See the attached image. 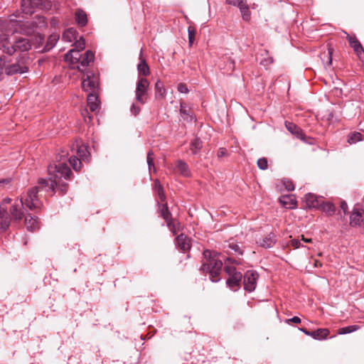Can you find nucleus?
I'll list each match as a JSON object with an SVG mask.
<instances>
[{"label": "nucleus", "mask_w": 364, "mask_h": 364, "mask_svg": "<svg viewBox=\"0 0 364 364\" xmlns=\"http://www.w3.org/2000/svg\"><path fill=\"white\" fill-rule=\"evenodd\" d=\"M68 152L62 151L56 156L58 164H50L48 167L49 178H39L38 186L29 189L26 193V205L31 210L40 209L42 206V202L39 198V192L45 191L50 196L54 194L55 188L60 195L67 193L68 184L67 183H60L61 178L70 179L72 175L71 170L66 164Z\"/></svg>", "instance_id": "f257e3e1"}, {"label": "nucleus", "mask_w": 364, "mask_h": 364, "mask_svg": "<svg viewBox=\"0 0 364 364\" xmlns=\"http://www.w3.org/2000/svg\"><path fill=\"white\" fill-rule=\"evenodd\" d=\"M203 257L200 270L205 274H208L210 279L213 282H219L223 267L220 255L215 251L205 250L203 252Z\"/></svg>", "instance_id": "f03ea898"}, {"label": "nucleus", "mask_w": 364, "mask_h": 364, "mask_svg": "<svg viewBox=\"0 0 364 364\" xmlns=\"http://www.w3.org/2000/svg\"><path fill=\"white\" fill-rule=\"evenodd\" d=\"M0 43L3 48V53L9 55H12L16 52H27L31 48L29 40L25 38H20L11 43L7 37H4L1 38Z\"/></svg>", "instance_id": "7ed1b4c3"}, {"label": "nucleus", "mask_w": 364, "mask_h": 364, "mask_svg": "<svg viewBox=\"0 0 364 364\" xmlns=\"http://www.w3.org/2000/svg\"><path fill=\"white\" fill-rule=\"evenodd\" d=\"M77 147V154L78 157L76 156H70L68 159V161L73 168L78 171L81 168V160L82 161H88L90 157V152L88 151V147L85 144H76Z\"/></svg>", "instance_id": "20e7f679"}, {"label": "nucleus", "mask_w": 364, "mask_h": 364, "mask_svg": "<svg viewBox=\"0 0 364 364\" xmlns=\"http://www.w3.org/2000/svg\"><path fill=\"white\" fill-rule=\"evenodd\" d=\"M149 87V80L145 77H138L135 90V100L137 102L144 105L147 102Z\"/></svg>", "instance_id": "39448f33"}, {"label": "nucleus", "mask_w": 364, "mask_h": 364, "mask_svg": "<svg viewBox=\"0 0 364 364\" xmlns=\"http://www.w3.org/2000/svg\"><path fill=\"white\" fill-rule=\"evenodd\" d=\"M21 7L24 13L32 14L34 8L43 10L50 9L52 2L50 0H22Z\"/></svg>", "instance_id": "423d86ee"}, {"label": "nucleus", "mask_w": 364, "mask_h": 364, "mask_svg": "<svg viewBox=\"0 0 364 364\" xmlns=\"http://www.w3.org/2000/svg\"><path fill=\"white\" fill-rule=\"evenodd\" d=\"M224 270L230 276L226 282L228 287L232 291H237L240 287L242 273L237 272L235 267L228 265H225Z\"/></svg>", "instance_id": "0eeeda50"}, {"label": "nucleus", "mask_w": 364, "mask_h": 364, "mask_svg": "<svg viewBox=\"0 0 364 364\" xmlns=\"http://www.w3.org/2000/svg\"><path fill=\"white\" fill-rule=\"evenodd\" d=\"M26 198L21 197L19 201H15L14 204H12L9 208V216L11 217V221L13 220L14 223H20L22 219L24 217V213L23 210V205L30 209L26 205Z\"/></svg>", "instance_id": "6e6552de"}, {"label": "nucleus", "mask_w": 364, "mask_h": 364, "mask_svg": "<svg viewBox=\"0 0 364 364\" xmlns=\"http://www.w3.org/2000/svg\"><path fill=\"white\" fill-rule=\"evenodd\" d=\"M82 87L85 92L97 93L99 89V77L92 72L85 73V78L82 82Z\"/></svg>", "instance_id": "1a4fd4ad"}, {"label": "nucleus", "mask_w": 364, "mask_h": 364, "mask_svg": "<svg viewBox=\"0 0 364 364\" xmlns=\"http://www.w3.org/2000/svg\"><path fill=\"white\" fill-rule=\"evenodd\" d=\"M46 26V18L41 16H36L33 21L25 22L23 24V28L26 34L31 35L36 29L45 28Z\"/></svg>", "instance_id": "9d476101"}, {"label": "nucleus", "mask_w": 364, "mask_h": 364, "mask_svg": "<svg viewBox=\"0 0 364 364\" xmlns=\"http://www.w3.org/2000/svg\"><path fill=\"white\" fill-rule=\"evenodd\" d=\"M258 277L257 272L255 270H248L245 272L243 284L246 291L252 292L255 289Z\"/></svg>", "instance_id": "9b49d317"}, {"label": "nucleus", "mask_w": 364, "mask_h": 364, "mask_svg": "<svg viewBox=\"0 0 364 364\" xmlns=\"http://www.w3.org/2000/svg\"><path fill=\"white\" fill-rule=\"evenodd\" d=\"M346 39L348 40L350 46L353 49V50L356 53L358 57L360 60H363L364 58V48L360 41L356 38L355 36H352L348 33H346Z\"/></svg>", "instance_id": "f8f14e48"}, {"label": "nucleus", "mask_w": 364, "mask_h": 364, "mask_svg": "<svg viewBox=\"0 0 364 364\" xmlns=\"http://www.w3.org/2000/svg\"><path fill=\"white\" fill-rule=\"evenodd\" d=\"M277 238L275 233L271 232L257 241V244L265 249L272 247L277 242Z\"/></svg>", "instance_id": "ddd939ff"}, {"label": "nucleus", "mask_w": 364, "mask_h": 364, "mask_svg": "<svg viewBox=\"0 0 364 364\" xmlns=\"http://www.w3.org/2000/svg\"><path fill=\"white\" fill-rule=\"evenodd\" d=\"M80 60L76 65V68L83 72L90 63L92 62L95 58V54L91 50H87L84 55H81Z\"/></svg>", "instance_id": "4468645a"}, {"label": "nucleus", "mask_w": 364, "mask_h": 364, "mask_svg": "<svg viewBox=\"0 0 364 364\" xmlns=\"http://www.w3.org/2000/svg\"><path fill=\"white\" fill-rule=\"evenodd\" d=\"M219 67L224 73L230 74L235 70V61L230 56L225 55L222 58Z\"/></svg>", "instance_id": "2eb2a0df"}, {"label": "nucleus", "mask_w": 364, "mask_h": 364, "mask_svg": "<svg viewBox=\"0 0 364 364\" xmlns=\"http://www.w3.org/2000/svg\"><path fill=\"white\" fill-rule=\"evenodd\" d=\"M11 225V217L7 209L0 205V230L6 231Z\"/></svg>", "instance_id": "dca6fc26"}, {"label": "nucleus", "mask_w": 364, "mask_h": 364, "mask_svg": "<svg viewBox=\"0 0 364 364\" xmlns=\"http://www.w3.org/2000/svg\"><path fill=\"white\" fill-rule=\"evenodd\" d=\"M323 199V198L322 197L317 196L311 193H307L305 196L306 204L309 208H320Z\"/></svg>", "instance_id": "f3484780"}, {"label": "nucleus", "mask_w": 364, "mask_h": 364, "mask_svg": "<svg viewBox=\"0 0 364 364\" xmlns=\"http://www.w3.org/2000/svg\"><path fill=\"white\" fill-rule=\"evenodd\" d=\"M175 242L177 247L183 252L191 249L190 240L186 235L183 233L178 235L176 237Z\"/></svg>", "instance_id": "a211bd4d"}, {"label": "nucleus", "mask_w": 364, "mask_h": 364, "mask_svg": "<svg viewBox=\"0 0 364 364\" xmlns=\"http://www.w3.org/2000/svg\"><path fill=\"white\" fill-rule=\"evenodd\" d=\"M139 60V63L137 65L139 77H141V75H143L144 77L149 75L150 69L148 64L146 62V60L142 57V49H141Z\"/></svg>", "instance_id": "6ab92c4d"}, {"label": "nucleus", "mask_w": 364, "mask_h": 364, "mask_svg": "<svg viewBox=\"0 0 364 364\" xmlns=\"http://www.w3.org/2000/svg\"><path fill=\"white\" fill-rule=\"evenodd\" d=\"M87 103L91 112H97L100 107L97 93L90 92L87 97Z\"/></svg>", "instance_id": "aec40b11"}, {"label": "nucleus", "mask_w": 364, "mask_h": 364, "mask_svg": "<svg viewBox=\"0 0 364 364\" xmlns=\"http://www.w3.org/2000/svg\"><path fill=\"white\" fill-rule=\"evenodd\" d=\"M81 55L80 50H76L75 48L71 49L65 55V60L73 65H77L81 59Z\"/></svg>", "instance_id": "412c9836"}, {"label": "nucleus", "mask_w": 364, "mask_h": 364, "mask_svg": "<svg viewBox=\"0 0 364 364\" xmlns=\"http://www.w3.org/2000/svg\"><path fill=\"white\" fill-rule=\"evenodd\" d=\"M285 127L287 129L298 139H304L305 134L302 129L297 125L292 122H285Z\"/></svg>", "instance_id": "4be33fe9"}, {"label": "nucleus", "mask_w": 364, "mask_h": 364, "mask_svg": "<svg viewBox=\"0 0 364 364\" xmlns=\"http://www.w3.org/2000/svg\"><path fill=\"white\" fill-rule=\"evenodd\" d=\"M352 226L360 225L364 219V213L361 210L355 208L350 217Z\"/></svg>", "instance_id": "5701e85b"}, {"label": "nucleus", "mask_w": 364, "mask_h": 364, "mask_svg": "<svg viewBox=\"0 0 364 364\" xmlns=\"http://www.w3.org/2000/svg\"><path fill=\"white\" fill-rule=\"evenodd\" d=\"M28 71L27 66L24 65H20L18 63H14L8 65L6 68V73L7 75H11L15 73H24Z\"/></svg>", "instance_id": "b1692460"}, {"label": "nucleus", "mask_w": 364, "mask_h": 364, "mask_svg": "<svg viewBox=\"0 0 364 364\" xmlns=\"http://www.w3.org/2000/svg\"><path fill=\"white\" fill-rule=\"evenodd\" d=\"M177 171L183 176L188 177L191 176V171L188 165L183 160H177L175 163Z\"/></svg>", "instance_id": "393cba45"}, {"label": "nucleus", "mask_w": 364, "mask_h": 364, "mask_svg": "<svg viewBox=\"0 0 364 364\" xmlns=\"http://www.w3.org/2000/svg\"><path fill=\"white\" fill-rule=\"evenodd\" d=\"M180 114L185 122H191L195 119L191 112V108H188L187 106L182 102L181 103Z\"/></svg>", "instance_id": "a878e982"}, {"label": "nucleus", "mask_w": 364, "mask_h": 364, "mask_svg": "<svg viewBox=\"0 0 364 364\" xmlns=\"http://www.w3.org/2000/svg\"><path fill=\"white\" fill-rule=\"evenodd\" d=\"M75 19L77 23L81 26L84 27L87 23V17L86 13L81 9H77L75 13Z\"/></svg>", "instance_id": "bb28decb"}, {"label": "nucleus", "mask_w": 364, "mask_h": 364, "mask_svg": "<svg viewBox=\"0 0 364 364\" xmlns=\"http://www.w3.org/2000/svg\"><path fill=\"white\" fill-rule=\"evenodd\" d=\"M158 205L160 215L165 220L166 223L173 219L172 214L168 210L167 203H159L158 202Z\"/></svg>", "instance_id": "cd10ccee"}, {"label": "nucleus", "mask_w": 364, "mask_h": 364, "mask_svg": "<svg viewBox=\"0 0 364 364\" xmlns=\"http://www.w3.org/2000/svg\"><path fill=\"white\" fill-rule=\"evenodd\" d=\"M25 223L29 231L33 232L39 228L37 218L33 217L31 214L26 216Z\"/></svg>", "instance_id": "c85d7f7f"}, {"label": "nucleus", "mask_w": 364, "mask_h": 364, "mask_svg": "<svg viewBox=\"0 0 364 364\" xmlns=\"http://www.w3.org/2000/svg\"><path fill=\"white\" fill-rule=\"evenodd\" d=\"M166 225L173 235H176L181 229V225L179 221L173 218L166 223Z\"/></svg>", "instance_id": "c756f323"}, {"label": "nucleus", "mask_w": 364, "mask_h": 364, "mask_svg": "<svg viewBox=\"0 0 364 364\" xmlns=\"http://www.w3.org/2000/svg\"><path fill=\"white\" fill-rule=\"evenodd\" d=\"M330 331L328 328H318L312 331L311 337L316 340H324L329 335Z\"/></svg>", "instance_id": "7c9ffc66"}, {"label": "nucleus", "mask_w": 364, "mask_h": 364, "mask_svg": "<svg viewBox=\"0 0 364 364\" xmlns=\"http://www.w3.org/2000/svg\"><path fill=\"white\" fill-rule=\"evenodd\" d=\"M319 209H321L328 215H333L336 212L335 205L331 202H325L323 199Z\"/></svg>", "instance_id": "2f4dec72"}, {"label": "nucleus", "mask_w": 364, "mask_h": 364, "mask_svg": "<svg viewBox=\"0 0 364 364\" xmlns=\"http://www.w3.org/2000/svg\"><path fill=\"white\" fill-rule=\"evenodd\" d=\"M154 192L161 202H164L166 200V195L164 191V188L160 183L159 180H156L154 182Z\"/></svg>", "instance_id": "473e14b6"}, {"label": "nucleus", "mask_w": 364, "mask_h": 364, "mask_svg": "<svg viewBox=\"0 0 364 364\" xmlns=\"http://www.w3.org/2000/svg\"><path fill=\"white\" fill-rule=\"evenodd\" d=\"M203 146V141L198 139H193L190 143V150L193 154H197L200 151Z\"/></svg>", "instance_id": "72a5a7b5"}, {"label": "nucleus", "mask_w": 364, "mask_h": 364, "mask_svg": "<svg viewBox=\"0 0 364 364\" xmlns=\"http://www.w3.org/2000/svg\"><path fill=\"white\" fill-rule=\"evenodd\" d=\"M77 31L73 28L65 30L63 34V39L67 42H73L76 39Z\"/></svg>", "instance_id": "f704fd0d"}, {"label": "nucleus", "mask_w": 364, "mask_h": 364, "mask_svg": "<svg viewBox=\"0 0 364 364\" xmlns=\"http://www.w3.org/2000/svg\"><path fill=\"white\" fill-rule=\"evenodd\" d=\"M225 248L227 250L228 252H235L238 253L239 255H242V251L240 250L237 243L235 242L233 240H230L225 245Z\"/></svg>", "instance_id": "c9c22d12"}, {"label": "nucleus", "mask_w": 364, "mask_h": 364, "mask_svg": "<svg viewBox=\"0 0 364 364\" xmlns=\"http://www.w3.org/2000/svg\"><path fill=\"white\" fill-rule=\"evenodd\" d=\"M58 39H59V36L58 34H51L48 37L47 43L45 45V47L43 48L44 50L49 51L50 50H51L55 46V45L58 42Z\"/></svg>", "instance_id": "e433bc0d"}, {"label": "nucleus", "mask_w": 364, "mask_h": 364, "mask_svg": "<svg viewBox=\"0 0 364 364\" xmlns=\"http://www.w3.org/2000/svg\"><path fill=\"white\" fill-rule=\"evenodd\" d=\"M166 90L164 83L161 80H157L155 84V95L156 97L164 98L166 96Z\"/></svg>", "instance_id": "4c0bfd02"}, {"label": "nucleus", "mask_w": 364, "mask_h": 364, "mask_svg": "<svg viewBox=\"0 0 364 364\" xmlns=\"http://www.w3.org/2000/svg\"><path fill=\"white\" fill-rule=\"evenodd\" d=\"M360 328V326L358 325H352V326H348L345 327H342L338 329V334H347L350 333L354 331H356Z\"/></svg>", "instance_id": "58836bf2"}, {"label": "nucleus", "mask_w": 364, "mask_h": 364, "mask_svg": "<svg viewBox=\"0 0 364 364\" xmlns=\"http://www.w3.org/2000/svg\"><path fill=\"white\" fill-rule=\"evenodd\" d=\"M280 202L288 208H293L296 205V201L289 196H283L280 199Z\"/></svg>", "instance_id": "ea45409f"}, {"label": "nucleus", "mask_w": 364, "mask_h": 364, "mask_svg": "<svg viewBox=\"0 0 364 364\" xmlns=\"http://www.w3.org/2000/svg\"><path fill=\"white\" fill-rule=\"evenodd\" d=\"M362 134L360 132H353L348 135V142L349 144H355L363 139Z\"/></svg>", "instance_id": "a19ab883"}, {"label": "nucleus", "mask_w": 364, "mask_h": 364, "mask_svg": "<svg viewBox=\"0 0 364 364\" xmlns=\"http://www.w3.org/2000/svg\"><path fill=\"white\" fill-rule=\"evenodd\" d=\"M242 14V18L245 21H249L250 18V12L249 11V6L245 2L244 6L239 8Z\"/></svg>", "instance_id": "79ce46f5"}, {"label": "nucleus", "mask_w": 364, "mask_h": 364, "mask_svg": "<svg viewBox=\"0 0 364 364\" xmlns=\"http://www.w3.org/2000/svg\"><path fill=\"white\" fill-rule=\"evenodd\" d=\"M6 58L4 55L0 56V80L3 78L4 71L6 70L7 66H6Z\"/></svg>", "instance_id": "37998d69"}, {"label": "nucleus", "mask_w": 364, "mask_h": 364, "mask_svg": "<svg viewBox=\"0 0 364 364\" xmlns=\"http://www.w3.org/2000/svg\"><path fill=\"white\" fill-rule=\"evenodd\" d=\"M146 161H147V164L149 166V170L150 171L152 168L154 170L155 168H154V153L152 151H149L147 153Z\"/></svg>", "instance_id": "c03bdc74"}, {"label": "nucleus", "mask_w": 364, "mask_h": 364, "mask_svg": "<svg viewBox=\"0 0 364 364\" xmlns=\"http://www.w3.org/2000/svg\"><path fill=\"white\" fill-rule=\"evenodd\" d=\"M146 161H147V164L149 166V170L150 171L152 168L154 170L155 168H154V153L152 151H149L147 153Z\"/></svg>", "instance_id": "a18cd8bd"}, {"label": "nucleus", "mask_w": 364, "mask_h": 364, "mask_svg": "<svg viewBox=\"0 0 364 364\" xmlns=\"http://www.w3.org/2000/svg\"><path fill=\"white\" fill-rule=\"evenodd\" d=\"M74 46L76 50H82L85 47V41L81 37L78 41H76L74 43Z\"/></svg>", "instance_id": "49530a36"}, {"label": "nucleus", "mask_w": 364, "mask_h": 364, "mask_svg": "<svg viewBox=\"0 0 364 364\" xmlns=\"http://www.w3.org/2000/svg\"><path fill=\"white\" fill-rule=\"evenodd\" d=\"M257 166L262 170H266L267 168V160L266 158H260L257 160Z\"/></svg>", "instance_id": "de8ad7c7"}, {"label": "nucleus", "mask_w": 364, "mask_h": 364, "mask_svg": "<svg viewBox=\"0 0 364 364\" xmlns=\"http://www.w3.org/2000/svg\"><path fill=\"white\" fill-rule=\"evenodd\" d=\"M244 0H226L225 3L227 4L232 5V6H237L238 8L243 6L245 4Z\"/></svg>", "instance_id": "09e8293b"}, {"label": "nucleus", "mask_w": 364, "mask_h": 364, "mask_svg": "<svg viewBox=\"0 0 364 364\" xmlns=\"http://www.w3.org/2000/svg\"><path fill=\"white\" fill-rule=\"evenodd\" d=\"M188 31L189 43H190V45H191L193 43L194 40H195L196 31L191 27H188Z\"/></svg>", "instance_id": "8fccbe9b"}, {"label": "nucleus", "mask_w": 364, "mask_h": 364, "mask_svg": "<svg viewBox=\"0 0 364 364\" xmlns=\"http://www.w3.org/2000/svg\"><path fill=\"white\" fill-rule=\"evenodd\" d=\"M273 63V58L272 57L268 56L267 58H265L260 60V64L267 67L269 65H271Z\"/></svg>", "instance_id": "3c124183"}, {"label": "nucleus", "mask_w": 364, "mask_h": 364, "mask_svg": "<svg viewBox=\"0 0 364 364\" xmlns=\"http://www.w3.org/2000/svg\"><path fill=\"white\" fill-rule=\"evenodd\" d=\"M178 91L181 93H188L189 92L188 87L184 83H179L178 85Z\"/></svg>", "instance_id": "603ef678"}, {"label": "nucleus", "mask_w": 364, "mask_h": 364, "mask_svg": "<svg viewBox=\"0 0 364 364\" xmlns=\"http://www.w3.org/2000/svg\"><path fill=\"white\" fill-rule=\"evenodd\" d=\"M141 111V109L139 106L136 105L134 103L132 104L130 108V112L134 115L136 116Z\"/></svg>", "instance_id": "864d4df0"}, {"label": "nucleus", "mask_w": 364, "mask_h": 364, "mask_svg": "<svg viewBox=\"0 0 364 364\" xmlns=\"http://www.w3.org/2000/svg\"><path fill=\"white\" fill-rule=\"evenodd\" d=\"M301 322V320L299 317L298 316H294L291 318H288L285 321V323H300Z\"/></svg>", "instance_id": "5fc2aeb1"}, {"label": "nucleus", "mask_w": 364, "mask_h": 364, "mask_svg": "<svg viewBox=\"0 0 364 364\" xmlns=\"http://www.w3.org/2000/svg\"><path fill=\"white\" fill-rule=\"evenodd\" d=\"M291 245L294 247V248L297 249L301 247V242L299 239H292L291 240Z\"/></svg>", "instance_id": "6e6d98bb"}, {"label": "nucleus", "mask_w": 364, "mask_h": 364, "mask_svg": "<svg viewBox=\"0 0 364 364\" xmlns=\"http://www.w3.org/2000/svg\"><path fill=\"white\" fill-rule=\"evenodd\" d=\"M11 182V179L9 178H2L0 179V187H6Z\"/></svg>", "instance_id": "4d7b16f0"}, {"label": "nucleus", "mask_w": 364, "mask_h": 364, "mask_svg": "<svg viewBox=\"0 0 364 364\" xmlns=\"http://www.w3.org/2000/svg\"><path fill=\"white\" fill-rule=\"evenodd\" d=\"M227 155V151L225 148H220L218 151V156L219 158L223 157Z\"/></svg>", "instance_id": "13d9d810"}, {"label": "nucleus", "mask_w": 364, "mask_h": 364, "mask_svg": "<svg viewBox=\"0 0 364 364\" xmlns=\"http://www.w3.org/2000/svg\"><path fill=\"white\" fill-rule=\"evenodd\" d=\"M341 209L343 211L344 215H346L348 210V205L345 201H341Z\"/></svg>", "instance_id": "bf43d9fd"}, {"label": "nucleus", "mask_w": 364, "mask_h": 364, "mask_svg": "<svg viewBox=\"0 0 364 364\" xmlns=\"http://www.w3.org/2000/svg\"><path fill=\"white\" fill-rule=\"evenodd\" d=\"M299 330L301 331V332H303L305 335L306 336H311V333H312V331H310L309 330H307L306 328H299Z\"/></svg>", "instance_id": "052dcab7"}, {"label": "nucleus", "mask_w": 364, "mask_h": 364, "mask_svg": "<svg viewBox=\"0 0 364 364\" xmlns=\"http://www.w3.org/2000/svg\"><path fill=\"white\" fill-rule=\"evenodd\" d=\"M286 188L290 191H293L294 189V184L292 183V182L291 181H288L287 182V184L286 185Z\"/></svg>", "instance_id": "680f3d73"}, {"label": "nucleus", "mask_w": 364, "mask_h": 364, "mask_svg": "<svg viewBox=\"0 0 364 364\" xmlns=\"http://www.w3.org/2000/svg\"><path fill=\"white\" fill-rule=\"evenodd\" d=\"M314 266L316 267H321L322 266V264L321 262L318 261V260H315L314 262Z\"/></svg>", "instance_id": "e2e57ef3"}, {"label": "nucleus", "mask_w": 364, "mask_h": 364, "mask_svg": "<svg viewBox=\"0 0 364 364\" xmlns=\"http://www.w3.org/2000/svg\"><path fill=\"white\" fill-rule=\"evenodd\" d=\"M301 240H303L305 242H311V239L305 238L304 235H301Z\"/></svg>", "instance_id": "0e129e2a"}, {"label": "nucleus", "mask_w": 364, "mask_h": 364, "mask_svg": "<svg viewBox=\"0 0 364 364\" xmlns=\"http://www.w3.org/2000/svg\"><path fill=\"white\" fill-rule=\"evenodd\" d=\"M4 26V21L0 18V29H3Z\"/></svg>", "instance_id": "69168bd1"}, {"label": "nucleus", "mask_w": 364, "mask_h": 364, "mask_svg": "<svg viewBox=\"0 0 364 364\" xmlns=\"http://www.w3.org/2000/svg\"><path fill=\"white\" fill-rule=\"evenodd\" d=\"M11 201V198H5V199L4 200V203H9Z\"/></svg>", "instance_id": "338daca9"}, {"label": "nucleus", "mask_w": 364, "mask_h": 364, "mask_svg": "<svg viewBox=\"0 0 364 364\" xmlns=\"http://www.w3.org/2000/svg\"><path fill=\"white\" fill-rule=\"evenodd\" d=\"M331 55H332V52L331 50L328 51V55H329V62L328 63L331 64Z\"/></svg>", "instance_id": "774afa93"}]
</instances>
